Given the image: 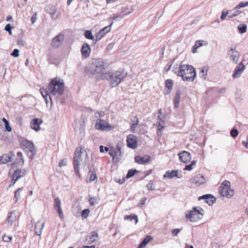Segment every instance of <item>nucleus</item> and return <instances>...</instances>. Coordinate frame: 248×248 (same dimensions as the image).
I'll return each mask as SVG.
<instances>
[{
    "mask_svg": "<svg viewBox=\"0 0 248 248\" xmlns=\"http://www.w3.org/2000/svg\"><path fill=\"white\" fill-rule=\"evenodd\" d=\"M47 87L48 90L44 88H41L40 92L44 98L48 96L50 100L49 107L51 108L52 106V99L48 91L52 95H56L57 93L60 95H62L64 91V81L62 79L55 78L48 83Z\"/></svg>",
    "mask_w": 248,
    "mask_h": 248,
    "instance_id": "f257e3e1",
    "label": "nucleus"
},
{
    "mask_svg": "<svg viewBox=\"0 0 248 248\" xmlns=\"http://www.w3.org/2000/svg\"><path fill=\"white\" fill-rule=\"evenodd\" d=\"M86 69L93 75L101 74L103 77L107 73L105 65V61L102 58L93 59Z\"/></svg>",
    "mask_w": 248,
    "mask_h": 248,
    "instance_id": "f03ea898",
    "label": "nucleus"
},
{
    "mask_svg": "<svg viewBox=\"0 0 248 248\" xmlns=\"http://www.w3.org/2000/svg\"><path fill=\"white\" fill-rule=\"evenodd\" d=\"M126 76V73L124 70L117 71L114 73H107L102 77L103 79H106L109 81L110 86L112 87H117Z\"/></svg>",
    "mask_w": 248,
    "mask_h": 248,
    "instance_id": "7ed1b4c3",
    "label": "nucleus"
},
{
    "mask_svg": "<svg viewBox=\"0 0 248 248\" xmlns=\"http://www.w3.org/2000/svg\"><path fill=\"white\" fill-rule=\"evenodd\" d=\"M204 214V210L200 206H194L192 210L186 214V217L190 222H194L202 219Z\"/></svg>",
    "mask_w": 248,
    "mask_h": 248,
    "instance_id": "20e7f679",
    "label": "nucleus"
},
{
    "mask_svg": "<svg viewBox=\"0 0 248 248\" xmlns=\"http://www.w3.org/2000/svg\"><path fill=\"white\" fill-rule=\"evenodd\" d=\"M20 145L21 148L26 149L27 155L29 158L31 160L33 159L36 154V150L33 142L26 139L22 140L20 142Z\"/></svg>",
    "mask_w": 248,
    "mask_h": 248,
    "instance_id": "39448f33",
    "label": "nucleus"
},
{
    "mask_svg": "<svg viewBox=\"0 0 248 248\" xmlns=\"http://www.w3.org/2000/svg\"><path fill=\"white\" fill-rule=\"evenodd\" d=\"M110 150L108 152L109 155L112 157V161L115 163H118L123 157V153L121 150V145L117 143L114 148L113 146H110Z\"/></svg>",
    "mask_w": 248,
    "mask_h": 248,
    "instance_id": "423d86ee",
    "label": "nucleus"
},
{
    "mask_svg": "<svg viewBox=\"0 0 248 248\" xmlns=\"http://www.w3.org/2000/svg\"><path fill=\"white\" fill-rule=\"evenodd\" d=\"M61 60L60 52L53 48L48 50V58L47 61L49 64L58 65Z\"/></svg>",
    "mask_w": 248,
    "mask_h": 248,
    "instance_id": "0eeeda50",
    "label": "nucleus"
},
{
    "mask_svg": "<svg viewBox=\"0 0 248 248\" xmlns=\"http://www.w3.org/2000/svg\"><path fill=\"white\" fill-rule=\"evenodd\" d=\"M94 127L96 129L101 131H110L114 128L113 126L109 124L105 120L102 119H99L98 120V121L95 124Z\"/></svg>",
    "mask_w": 248,
    "mask_h": 248,
    "instance_id": "6e6552de",
    "label": "nucleus"
},
{
    "mask_svg": "<svg viewBox=\"0 0 248 248\" xmlns=\"http://www.w3.org/2000/svg\"><path fill=\"white\" fill-rule=\"evenodd\" d=\"M202 200L210 206H212L217 201L216 198L211 194H203L198 198L199 201Z\"/></svg>",
    "mask_w": 248,
    "mask_h": 248,
    "instance_id": "1a4fd4ad",
    "label": "nucleus"
},
{
    "mask_svg": "<svg viewBox=\"0 0 248 248\" xmlns=\"http://www.w3.org/2000/svg\"><path fill=\"white\" fill-rule=\"evenodd\" d=\"M127 146L132 149H135L138 147V139L134 134H129L126 138Z\"/></svg>",
    "mask_w": 248,
    "mask_h": 248,
    "instance_id": "9d476101",
    "label": "nucleus"
},
{
    "mask_svg": "<svg viewBox=\"0 0 248 248\" xmlns=\"http://www.w3.org/2000/svg\"><path fill=\"white\" fill-rule=\"evenodd\" d=\"M179 73L180 74L179 75V77H181L182 78V80L184 81H186L188 82L193 81L197 77V74L196 73H195V75H192L191 76H186V68H185L184 65H181Z\"/></svg>",
    "mask_w": 248,
    "mask_h": 248,
    "instance_id": "9b49d317",
    "label": "nucleus"
},
{
    "mask_svg": "<svg viewBox=\"0 0 248 248\" xmlns=\"http://www.w3.org/2000/svg\"><path fill=\"white\" fill-rule=\"evenodd\" d=\"M178 155L180 162L183 163H187L191 159V154L188 151H181L178 153Z\"/></svg>",
    "mask_w": 248,
    "mask_h": 248,
    "instance_id": "f8f14e48",
    "label": "nucleus"
},
{
    "mask_svg": "<svg viewBox=\"0 0 248 248\" xmlns=\"http://www.w3.org/2000/svg\"><path fill=\"white\" fill-rule=\"evenodd\" d=\"M244 61H242L236 66L232 75L233 78L235 79L239 78L245 70L246 66L243 63Z\"/></svg>",
    "mask_w": 248,
    "mask_h": 248,
    "instance_id": "ddd939ff",
    "label": "nucleus"
},
{
    "mask_svg": "<svg viewBox=\"0 0 248 248\" xmlns=\"http://www.w3.org/2000/svg\"><path fill=\"white\" fill-rule=\"evenodd\" d=\"M80 52L83 59L88 58L91 52L90 45L88 43L84 42L81 47Z\"/></svg>",
    "mask_w": 248,
    "mask_h": 248,
    "instance_id": "4468645a",
    "label": "nucleus"
},
{
    "mask_svg": "<svg viewBox=\"0 0 248 248\" xmlns=\"http://www.w3.org/2000/svg\"><path fill=\"white\" fill-rule=\"evenodd\" d=\"M64 38V36L63 34L61 33H59L52 39L51 46L54 48H58L62 44Z\"/></svg>",
    "mask_w": 248,
    "mask_h": 248,
    "instance_id": "2eb2a0df",
    "label": "nucleus"
},
{
    "mask_svg": "<svg viewBox=\"0 0 248 248\" xmlns=\"http://www.w3.org/2000/svg\"><path fill=\"white\" fill-rule=\"evenodd\" d=\"M182 177V174H179V170H167L163 176V178L164 179H172L174 177L177 178H181Z\"/></svg>",
    "mask_w": 248,
    "mask_h": 248,
    "instance_id": "dca6fc26",
    "label": "nucleus"
},
{
    "mask_svg": "<svg viewBox=\"0 0 248 248\" xmlns=\"http://www.w3.org/2000/svg\"><path fill=\"white\" fill-rule=\"evenodd\" d=\"M43 121L41 119L35 118L31 120L30 123L31 128L35 131L37 132L40 130V125Z\"/></svg>",
    "mask_w": 248,
    "mask_h": 248,
    "instance_id": "f3484780",
    "label": "nucleus"
},
{
    "mask_svg": "<svg viewBox=\"0 0 248 248\" xmlns=\"http://www.w3.org/2000/svg\"><path fill=\"white\" fill-rule=\"evenodd\" d=\"M54 208L59 214L60 218L62 219L64 217V215L61 207V201L59 198H56L55 199Z\"/></svg>",
    "mask_w": 248,
    "mask_h": 248,
    "instance_id": "a211bd4d",
    "label": "nucleus"
},
{
    "mask_svg": "<svg viewBox=\"0 0 248 248\" xmlns=\"http://www.w3.org/2000/svg\"><path fill=\"white\" fill-rule=\"evenodd\" d=\"M113 24V22L111 21L108 25L102 28L100 30H99V31L95 34V35L98 37V39H101L106 33L109 32L111 30V27Z\"/></svg>",
    "mask_w": 248,
    "mask_h": 248,
    "instance_id": "6ab92c4d",
    "label": "nucleus"
},
{
    "mask_svg": "<svg viewBox=\"0 0 248 248\" xmlns=\"http://www.w3.org/2000/svg\"><path fill=\"white\" fill-rule=\"evenodd\" d=\"M27 174V170L25 169H16L14 170L12 178H14L17 181L20 178L23 177Z\"/></svg>",
    "mask_w": 248,
    "mask_h": 248,
    "instance_id": "aec40b11",
    "label": "nucleus"
},
{
    "mask_svg": "<svg viewBox=\"0 0 248 248\" xmlns=\"http://www.w3.org/2000/svg\"><path fill=\"white\" fill-rule=\"evenodd\" d=\"M151 156L149 155H146L144 156L136 155L135 157V161L139 164L145 165L150 161Z\"/></svg>",
    "mask_w": 248,
    "mask_h": 248,
    "instance_id": "412c9836",
    "label": "nucleus"
},
{
    "mask_svg": "<svg viewBox=\"0 0 248 248\" xmlns=\"http://www.w3.org/2000/svg\"><path fill=\"white\" fill-rule=\"evenodd\" d=\"M219 193L222 197H225L227 198H231L234 195V192L232 189H227L223 187H219Z\"/></svg>",
    "mask_w": 248,
    "mask_h": 248,
    "instance_id": "4be33fe9",
    "label": "nucleus"
},
{
    "mask_svg": "<svg viewBox=\"0 0 248 248\" xmlns=\"http://www.w3.org/2000/svg\"><path fill=\"white\" fill-rule=\"evenodd\" d=\"M190 181L198 185H202L205 183L206 180L203 174H199L190 179Z\"/></svg>",
    "mask_w": 248,
    "mask_h": 248,
    "instance_id": "5701e85b",
    "label": "nucleus"
},
{
    "mask_svg": "<svg viewBox=\"0 0 248 248\" xmlns=\"http://www.w3.org/2000/svg\"><path fill=\"white\" fill-rule=\"evenodd\" d=\"M173 85V81L171 79H167L165 80V86L167 89L165 90L164 94L168 95L171 92Z\"/></svg>",
    "mask_w": 248,
    "mask_h": 248,
    "instance_id": "b1692460",
    "label": "nucleus"
},
{
    "mask_svg": "<svg viewBox=\"0 0 248 248\" xmlns=\"http://www.w3.org/2000/svg\"><path fill=\"white\" fill-rule=\"evenodd\" d=\"M134 11V9H132L128 12H125V13H123L125 12V10L124 11H122L119 14H113L112 16L109 18V20H116L118 18L122 19L125 16L128 15L130 14H131Z\"/></svg>",
    "mask_w": 248,
    "mask_h": 248,
    "instance_id": "393cba45",
    "label": "nucleus"
},
{
    "mask_svg": "<svg viewBox=\"0 0 248 248\" xmlns=\"http://www.w3.org/2000/svg\"><path fill=\"white\" fill-rule=\"evenodd\" d=\"M225 88H222L219 90H218L217 87H212L207 89L205 93L209 96H212L213 94L216 93L217 92L220 93H223L225 92Z\"/></svg>",
    "mask_w": 248,
    "mask_h": 248,
    "instance_id": "a878e982",
    "label": "nucleus"
},
{
    "mask_svg": "<svg viewBox=\"0 0 248 248\" xmlns=\"http://www.w3.org/2000/svg\"><path fill=\"white\" fill-rule=\"evenodd\" d=\"M180 97L181 91L180 89H178L173 99V103L174 108H177L179 107L180 102Z\"/></svg>",
    "mask_w": 248,
    "mask_h": 248,
    "instance_id": "bb28decb",
    "label": "nucleus"
},
{
    "mask_svg": "<svg viewBox=\"0 0 248 248\" xmlns=\"http://www.w3.org/2000/svg\"><path fill=\"white\" fill-rule=\"evenodd\" d=\"M44 222H42L41 221H38L34 225L35 233L38 236H41L42 234V230L44 227Z\"/></svg>",
    "mask_w": 248,
    "mask_h": 248,
    "instance_id": "cd10ccee",
    "label": "nucleus"
},
{
    "mask_svg": "<svg viewBox=\"0 0 248 248\" xmlns=\"http://www.w3.org/2000/svg\"><path fill=\"white\" fill-rule=\"evenodd\" d=\"M153 239V236L147 235L144 239L138 245L137 248H145L146 246Z\"/></svg>",
    "mask_w": 248,
    "mask_h": 248,
    "instance_id": "c85d7f7f",
    "label": "nucleus"
},
{
    "mask_svg": "<svg viewBox=\"0 0 248 248\" xmlns=\"http://www.w3.org/2000/svg\"><path fill=\"white\" fill-rule=\"evenodd\" d=\"M99 235L98 233L93 231L91 232V235L90 236L86 235V240L88 241V244H91L93 243L96 241L95 237H98Z\"/></svg>",
    "mask_w": 248,
    "mask_h": 248,
    "instance_id": "c756f323",
    "label": "nucleus"
},
{
    "mask_svg": "<svg viewBox=\"0 0 248 248\" xmlns=\"http://www.w3.org/2000/svg\"><path fill=\"white\" fill-rule=\"evenodd\" d=\"M73 165L75 173L78 176V147L75 150Z\"/></svg>",
    "mask_w": 248,
    "mask_h": 248,
    "instance_id": "7c9ffc66",
    "label": "nucleus"
},
{
    "mask_svg": "<svg viewBox=\"0 0 248 248\" xmlns=\"http://www.w3.org/2000/svg\"><path fill=\"white\" fill-rule=\"evenodd\" d=\"M124 220H130L132 221L133 220H135V224H137L139 222V219L138 216L135 214H131L129 215H125L124 217Z\"/></svg>",
    "mask_w": 248,
    "mask_h": 248,
    "instance_id": "2f4dec72",
    "label": "nucleus"
},
{
    "mask_svg": "<svg viewBox=\"0 0 248 248\" xmlns=\"http://www.w3.org/2000/svg\"><path fill=\"white\" fill-rule=\"evenodd\" d=\"M208 71V68L207 67H202L199 72L200 77L203 78V79H205L206 78Z\"/></svg>",
    "mask_w": 248,
    "mask_h": 248,
    "instance_id": "473e14b6",
    "label": "nucleus"
},
{
    "mask_svg": "<svg viewBox=\"0 0 248 248\" xmlns=\"http://www.w3.org/2000/svg\"><path fill=\"white\" fill-rule=\"evenodd\" d=\"M88 175L90 178V182H93L95 180H97V177L96 172L93 170H92L91 169L90 170Z\"/></svg>",
    "mask_w": 248,
    "mask_h": 248,
    "instance_id": "72a5a7b5",
    "label": "nucleus"
},
{
    "mask_svg": "<svg viewBox=\"0 0 248 248\" xmlns=\"http://www.w3.org/2000/svg\"><path fill=\"white\" fill-rule=\"evenodd\" d=\"M134 118L136 119V121H134L133 120H132L130 123L131 131L133 133L135 132V128L138 125L139 123V121L137 117L135 116Z\"/></svg>",
    "mask_w": 248,
    "mask_h": 248,
    "instance_id": "f704fd0d",
    "label": "nucleus"
},
{
    "mask_svg": "<svg viewBox=\"0 0 248 248\" xmlns=\"http://www.w3.org/2000/svg\"><path fill=\"white\" fill-rule=\"evenodd\" d=\"M181 65H184L186 70L187 71H189V74H191V76L195 75V73L197 74L196 69L193 66L189 64H181Z\"/></svg>",
    "mask_w": 248,
    "mask_h": 248,
    "instance_id": "c9c22d12",
    "label": "nucleus"
},
{
    "mask_svg": "<svg viewBox=\"0 0 248 248\" xmlns=\"http://www.w3.org/2000/svg\"><path fill=\"white\" fill-rule=\"evenodd\" d=\"M138 172V170L136 169H131L128 170L125 178L129 179L133 177Z\"/></svg>",
    "mask_w": 248,
    "mask_h": 248,
    "instance_id": "e433bc0d",
    "label": "nucleus"
},
{
    "mask_svg": "<svg viewBox=\"0 0 248 248\" xmlns=\"http://www.w3.org/2000/svg\"><path fill=\"white\" fill-rule=\"evenodd\" d=\"M237 29L239 33L243 34L247 32V25L246 24H240L238 26Z\"/></svg>",
    "mask_w": 248,
    "mask_h": 248,
    "instance_id": "4c0bfd02",
    "label": "nucleus"
},
{
    "mask_svg": "<svg viewBox=\"0 0 248 248\" xmlns=\"http://www.w3.org/2000/svg\"><path fill=\"white\" fill-rule=\"evenodd\" d=\"M10 161V156L7 155V154L0 156V164H6Z\"/></svg>",
    "mask_w": 248,
    "mask_h": 248,
    "instance_id": "58836bf2",
    "label": "nucleus"
},
{
    "mask_svg": "<svg viewBox=\"0 0 248 248\" xmlns=\"http://www.w3.org/2000/svg\"><path fill=\"white\" fill-rule=\"evenodd\" d=\"M84 35L87 39L88 40H93L94 35L93 34L92 31L91 30H85L84 33Z\"/></svg>",
    "mask_w": 248,
    "mask_h": 248,
    "instance_id": "ea45409f",
    "label": "nucleus"
},
{
    "mask_svg": "<svg viewBox=\"0 0 248 248\" xmlns=\"http://www.w3.org/2000/svg\"><path fill=\"white\" fill-rule=\"evenodd\" d=\"M197 161L193 160H192L189 164L186 165L184 170L190 171L193 169V167L195 166L196 164Z\"/></svg>",
    "mask_w": 248,
    "mask_h": 248,
    "instance_id": "a19ab883",
    "label": "nucleus"
},
{
    "mask_svg": "<svg viewBox=\"0 0 248 248\" xmlns=\"http://www.w3.org/2000/svg\"><path fill=\"white\" fill-rule=\"evenodd\" d=\"M23 190V188L20 187L16 189L14 192V199H15V202L16 203L17 202L18 199L20 198V192Z\"/></svg>",
    "mask_w": 248,
    "mask_h": 248,
    "instance_id": "79ce46f5",
    "label": "nucleus"
},
{
    "mask_svg": "<svg viewBox=\"0 0 248 248\" xmlns=\"http://www.w3.org/2000/svg\"><path fill=\"white\" fill-rule=\"evenodd\" d=\"M90 212V210L89 208H86L83 210L81 212V217L82 219L87 218L89 215Z\"/></svg>",
    "mask_w": 248,
    "mask_h": 248,
    "instance_id": "37998d69",
    "label": "nucleus"
},
{
    "mask_svg": "<svg viewBox=\"0 0 248 248\" xmlns=\"http://www.w3.org/2000/svg\"><path fill=\"white\" fill-rule=\"evenodd\" d=\"M17 156L19 158L18 161H17V163L20 165L22 166L24 164V160L23 157L22 153L21 152L19 151L16 154Z\"/></svg>",
    "mask_w": 248,
    "mask_h": 248,
    "instance_id": "c03bdc74",
    "label": "nucleus"
},
{
    "mask_svg": "<svg viewBox=\"0 0 248 248\" xmlns=\"http://www.w3.org/2000/svg\"><path fill=\"white\" fill-rule=\"evenodd\" d=\"M239 134V131L235 127H233L230 131V135L233 139H235Z\"/></svg>",
    "mask_w": 248,
    "mask_h": 248,
    "instance_id": "a18cd8bd",
    "label": "nucleus"
},
{
    "mask_svg": "<svg viewBox=\"0 0 248 248\" xmlns=\"http://www.w3.org/2000/svg\"><path fill=\"white\" fill-rule=\"evenodd\" d=\"M219 187H223L227 189H232L231 188V183L229 181L225 180L221 184Z\"/></svg>",
    "mask_w": 248,
    "mask_h": 248,
    "instance_id": "49530a36",
    "label": "nucleus"
},
{
    "mask_svg": "<svg viewBox=\"0 0 248 248\" xmlns=\"http://www.w3.org/2000/svg\"><path fill=\"white\" fill-rule=\"evenodd\" d=\"M248 6V1H242L240 2L234 7V9H239Z\"/></svg>",
    "mask_w": 248,
    "mask_h": 248,
    "instance_id": "de8ad7c7",
    "label": "nucleus"
},
{
    "mask_svg": "<svg viewBox=\"0 0 248 248\" xmlns=\"http://www.w3.org/2000/svg\"><path fill=\"white\" fill-rule=\"evenodd\" d=\"M13 214H15V211H12L9 213L8 217H7V221L11 224L13 223V222L15 220V217H12V215Z\"/></svg>",
    "mask_w": 248,
    "mask_h": 248,
    "instance_id": "09e8293b",
    "label": "nucleus"
},
{
    "mask_svg": "<svg viewBox=\"0 0 248 248\" xmlns=\"http://www.w3.org/2000/svg\"><path fill=\"white\" fill-rule=\"evenodd\" d=\"M230 57L233 62L234 63H237L240 57V54L239 53V54L237 55L236 54V53L232 54L231 55Z\"/></svg>",
    "mask_w": 248,
    "mask_h": 248,
    "instance_id": "8fccbe9b",
    "label": "nucleus"
},
{
    "mask_svg": "<svg viewBox=\"0 0 248 248\" xmlns=\"http://www.w3.org/2000/svg\"><path fill=\"white\" fill-rule=\"evenodd\" d=\"M146 187L149 191H153L155 190V186L153 180H150L148 184L146 185Z\"/></svg>",
    "mask_w": 248,
    "mask_h": 248,
    "instance_id": "3c124183",
    "label": "nucleus"
},
{
    "mask_svg": "<svg viewBox=\"0 0 248 248\" xmlns=\"http://www.w3.org/2000/svg\"><path fill=\"white\" fill-rule=\"evenodd\" d=\"M14 28V27L12 26L10 24H6L4 27V30L6 31L9 32L10 35L12 34V30Z\"/></svg>",
    "mask_w": 248,
    "mask_h": 248,
    "instance_id": "603ef678",
    "label": "nucleus"
},
{
    "mask_svg": "<svg viewBox=\"0 0 248 248\" xmlns=\"http://www.w3.org/2000/svg\"><path fill=\"white\" fill-rule=\"evenodd\" d=\"M177 66H178L177 64H174L173 66L172 71L174 74H176L177 76L179 77V75H180L179 73V71L180 67H181V65L179 66L178 69L177 68Z\"/></svg>",
    "mask_w": 248,
    "mask_h": 248,
    "instance_id": "864d4df0",
    "label": "nucleus"
},
{
    "mask_svg": "<svg viewBox=\"0 0 248 248\" xmlns=\"http://www.w3.org/2000/svg\"><path fill=\"white\" fill-rule=\"evenodd\" d=\"M236 10L233 13H232L231 11L230 12L229 16H228L230 18H232V17H235V16H238L240 14V13H241V11L238 10V9H236Z\"/></svg>",
    "mask_w": 248,
    "mask_h": 248,
    "instance_id": "5fc2aeb1",
    "label": "nucleus"
},
{
    "mask_svg": "<svg viewBox=\"0 0 248 248\" xmlns=\"http://www.w3.org/2000/svg\"><path fill=\"white\" fill-rule=\"evenodd\" d=\"M110 150V146L109 147L107 146H104L102 145L99 146V150L100 153H103L104 152H109Z\"/></svg>",
    "mask_w": 248,
    "mask_h": 248,
    "instance_id": "6e6d98bb",
    "label": "nucleus"
},
{
    "mask_svg": "<svg viewBox=\"0 0 248 248\" xmlns=\"http://www.w3.org/2000/svg\"><path fill=\"white\" fill-rule=\"evenodd\" d=\"M11 55L15 58H17L19 56V50L17 48H15L13 50L12 52L11 53Z\"/></svg>",
    "mask_w": 248,
    "mask_h": 248,
    "instance_id": "4d7b16f0",
    "label": "nucleus"
},
{
    "mask_svg": "<svg viewBox=\"0 0 248 248\" xmlns=\"http://www.w3.org/2000/svg\"><path fill=\"white\" fill-rule=\"evenodd\" d=\"M2 238L4 242H10L12 241L13 237L12 236H7L4 234L2 236Z\"/></svg>",
    "mask_w": 248,
    "mask_h": 248,
    "instance_id": "13d9d810",
    "label": "nucleus"
},
{
    "mask_svg": "<svg viewBox=\"0 0 248 248\" xmlns=\"http://www.w3.org/2000/svg\"><path fill=\"white\" fill-rule=\"evenodd\" d=\"M182 229L176 228L172 230L171 231V235L172 236H176L177 234L180 232L181 231Z\"/></svg>",
    "mask_w": 248,
    "mask_h": 248,
    "instance_id": "bf43d9fd",
    "label": "nucleus"
},
{
    "mask_svg": "<svg viewBox=\"0 0 248 248\" xmlns=\"http://www.w3.org/2000/svg\"><path fill=\"white\" fill-rule=\"evenodd\" d=\"M17 44L18 45L21 46H24L25 45L23 39H22L21 37L19 35L18 36L17 39Z\"/></svg>",
    "mask_w": 248,
    "mask_h": 248,
    "instance_id": "052dcab7",
    "label": "nucleus"
},
{
    "mask_svg": "<svg viewBox=\"0 0 248 248\" xmlns=\"http://www.w3.org/2000/svg\"><path fill=\"white\" fill-rule=\"evenodd\" d=\"M229 14V11H222L221 15L220 16V19L223 20H224L226 18V17Z\"/></svg>",
    "mask_w": 248,
    "mask_h": 248,
    "instance_id": "680f3d73",
    "label": "nucleus"
},
{
    "mask_svg": "<svg viewBox=\"0 0 248 248\" xmlns=\"http://www.w3.org/2000/svg\"><path fill=\"white\" fill-rule=\"evenodd\" d=\"M146 200H147L146 197H142L140 200V202L138 204V206L140 207H142L145 204V201H146Z\"/></svg>",
    "mask_w": 248,
    "mask_h": 248,
    "instance_id": "e2e57ef3",
    "label": "nucleus"
},
{
    "mask_svg": "<svg viewBox=\"0 0 248 248\" xmlns=\"http://www.w3.org/2000/svg\"><path fill=\"white\" fill-rule=\"evenodd\" d=\"M5 131L7 132H11L12 130V127L10 125L9 122L4 124Z\"/></svg>",
    "mask_w": 248,
    "mask_h": 248,
    "instance_id": "0e129e2a",
    "label": "nucleus"
},
{
    "mask_svg": "<svg viewBox=\"0 0 248 248\" xmlns=\"http://www.w3.org/2000/svg\"><path fill=\"white\" fill-rule=\"evenodd\" d=\"M16 123L17 124L21 126L23 124V119L21 116H17L16 117Z\"/></svg>",
    "mask_w": 248,
    "mask_h": 248,
    "instance_id": "69168bd1",
    "label": "nucleus"
},
{
    "mask_svg": "<svg viewBox=\"0 0 248 248\" xmlns=\"http://www.w3.org/2000/svg\"><path fill=\"white\" fill-rule=\"evenodd\" d=\"M67 165V161L66 159H62L61 160L58 164V166L59 167H62L63 166H65Z\"/></svg>",
    "mask_w": 248,
    "mask_h": 248,
    "instance_id": "338daca9",
    "label": "nucleus"
},
{
    "mask_svg": "<svg viewBox=\"0 0 248 248\" xmlns=\"http://www.w3.org/2000/svg\"><path fill=\"white\" fill-rule=\"evenodd\" d=\"M203 42H204V41H203V40H197L195 42V45L197 46L198 47H200L203 46Z\"/></svg>",
    "mask_w": 248,
    "mask_h": 248,
    "instance_id": "774afa93",
    "label": "nucleus"
}]
</instances>
